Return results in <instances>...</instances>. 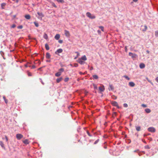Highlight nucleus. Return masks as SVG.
<instances>
[{"label": "nucleus", "mask_w": 158, "mask_h": 158, "mask_svg": "<svg viewBox=\"0 0 158 158\" xmlns=\"http://www.w3.org/2000/svg\"><path fill=\"white\" fill-rule=\"evenodd\" d=\"M59 70V72H61V73L62 72H63L64 71V69L63 68H61Z\"/></svg>", "instance_id": "nucleus-38"}, {"label": "nucleus", "mask_w": 158, "mask_h": 158, "mask_svg": "<svg viewBox=\"0 0 158 158\" xmlns=\"http://www.w3.org/2000/svg\"><path fill=\"white\" fill-rule=\"evenodd\" d=\"M129 55L131 56L133 60H135L138 56L136 54H133L131 52H129Z\"/></svg>", "instance_id": "nucleus-1"}, {"label": "nucleus", "mask_w": 158, "mask_h": 158, "mask_svg": "<svg viewBox=\"0 0 158 158\" xmlns=\"http://www.w3.org/2000/svg\"><path fill=\"white\" fill-rule=\"evenodd\" d=\"M99 141V139H97L95 141V142L94 143V144H96Z\"/></svg>", "instance_id": "nucleus-42"}, {"label": "nucleus", "mask_w": 158, "mask_h": 158, "mask_svg": "<svg viewBox=\"0 0 158 158\" xmlns=\"http://www.w3.org/2000/svg\"><path fill=\"white\" fill-rule=\"evenodd\" d=\"M95 18V16L94 15H92L89 13V18L91 19H94Z\"/></svg>", "instance_id": "nucleus-16"}, {"label": "nucleus", "mask_w": 158, "mask_h": 158, "mask_svg": "<svg viewBox=\"0 0 158 158\" xmlns=\"http://www.w3.org/2000/svg\"><path fill=\"white\" fill-rule=\"evenodd\" d=\"M146 52L147 53H148V54L149 53H150L149 51L148 50H147L146 51Z\"/></svg>", "instance_id": "nucleus-59"}, {"label": "nucleus", "mask_w": 158, "mask_h": 158, "mask_svg": "<svg viewBox=\"0 0 158 158\" xmlns=\"http://www.w3.org/2000/svg\"><path fill=\"white\" fill-rule=\"evenodd\" d=\"M98 27L100 29L101 31L103 32L104 31V27L102 26H99Z\"/></svg>", "instance_id": "nucleus-29"}, {"label": "nucleus", "mask_w": 158, "mask_h": 158, "mask_svg": "<svg viewBox=\"0 0 158 158\" xmlns=\"http://www.w3.org/2000/svg\"><path fill=\"white\" fill-rule=\"evenodd\" d=\"M141 106L143 107H147V105L144 104H142Z\"/></svg>", "instance_id": "nucleus-46"}, {"label": "nucleus", "mask_w": 158, "mask_h": 158, "mask_svg": "<svg viewBox=\"0 0 158 158\" xmlns=\"http://www.w3.org/2000/svg\"><path fill=\"white\" fill-rule=\"evenodd\" d=\"M86 15H87V16L88 17H89V12H87V13H86Z\"/></svg>", "instance_id": "nucleus-58"}, {"label": "nucleus", "mask_w": 158, "mask_h": 158, "mask_svg": "<svg viewBox=\"0 0 158 158\" xmlns=\"http://www.w3.org/2000/svg\"><path fill=\"white\" fill-rule=\"evenodd\" d=\"M148 139L150 141H151L152 140V139L151 137H149L148 138Z\"/></svg>", "instance_id": "nucleus-51"}, {"label": "nucleus", "mask_w": 158, "mask_h": 158, "mask_svg": "<svg viewBox=\"0 0 158 158\" xmlns=\"http://www.w3.org/2000/svg\"><path fill=\"white\" fill-rule=\"evenodd\" d=\"M69 77H66L64 79V81L65 82H67L69 80Z\"/></svg>", "instance_id": "nucleus-37"}, {"label": "nucleus", "mask_w": 158, "mask_h": 158, "mask_svg": "<svg viewBox=\"0 0 158 158\" xmlns=\"http://www.w3.org/2000/svg\"><path fill=\"white\" fill-rule=\"evenodd\" d=\"M23 137V135L20 134H18L16 135V137L18 140L20 139Z\"/></svg>", "instance_id": "nucleus-4"}, {"label": "nucleus", "mask_w": 158, "mask_h": 158, "mask_svg": "<svg viewBox=\"0 0 158 158\" xmlns=\"http://www.w3.org/2000/svg\"><path fill=\"white\" fill-rule=\"evenodd\" d=\"M64 31L65 36L67 37H69L70 36V34L69 31L66 30H64Z\"/></svg>", "instance_id": "nucleus-6"}, {"label": "nucleus", "mask_w": 158, "mask_h": 158, "mask_svg": "<svg viewBox=\"0 0 158 158\" xmlns=\"http://www.w3.org/2000/svg\"><path fill=\"white\" fill-rule=\"evenodd\" d=\"M46 57L47 59H49L50 58L51 55L50 53L48 52L46 53Z\"/></svg>", "instance_id": "nucleus-17"}, {"label": "nucleus", "mask_w": 158, "mask_h": 158, "mask_svg": "<svg viewBox=\"0 0 158 158\" xmlns=\"http://www.w3.org/2000/svg\"><path fill=\"white\" fill-rule=\"evenodd\" d=\"M35 66L34 65H33L32 66V69H35Z\"/></svg>", "instance_id": "nucleus-55"}, {"label": "nucleus", "mask_w": 158, "mask_h": 158, "mask_svg": "<svg viewBox=\"0 0 158 158\" xmlns=\"http://www.w3.org/2000/svg\"><path fill=\"white\" fill-rule=\"evenodd\" d=\"M62 52H63V50L62 49H61V48H60V49H58L55 52V53L56 54H57V53H61Z\"/></svg>", "instance_id": "nucleus-12"}, {"label": "nucleus", "mask_w": 158, "mask_h": 158, "mask_svg": "<svg viewBox=\"0 0 158 158\" xmlns=\"http://www.w3.org/2000/svg\"><path fill=\"white\" fill-rule=\"evenodd\" d=\"M155 35L156 37H158V31H155Z\"/></svg>", "instance_id": "nucleus-40"}, {"label": "nucleus", "mask_w": 158, "mask_h": 158, "mask_svg": "<svg viewBox=\"0 0 158 158\" xmlns=\"http://www.w3.org/2000/svg\"><path fill=\"white\" fill-rule=\"evenodd\" d=\"M58 42L60 44H62L63 43V41L62 40H60L58 41Z\"/></svg>", "instance_id": "nucleus-49"}, {"label": "nucleus", "mask_w": 158, "mask_h": 158, "mask_svg": "<svg viewBox=\"0 0 158 158\" xmlns=\"http://www.w3.org/2000/svg\"><path fill=\"white\" fill-rule=\"evenodd\" d=\"M93 78L94 79H97L98 78V76L96 75H94L92 76Z\"/></svg>", "instance_id": "nucleus-23"}, {"label": "nucleus", "mask_w": 158, "mask_h": 158, "mask_svg": "<svg viewBox=\"0 0 158 158\" xmlns=\"http://www.w3.org/2000/svg\"><path fill=\"white\" fill-rule=\"evenodd\" d=\"M37 13L39 15V17H38V18L39 19H42V18L44 17V15L42 13L38 12Z\"/></svg>", "instance_id": "nucleus-5"}, {"label": "nucleus", "mask_w": 158, "mask_h": 158, "mask_svg": "<svg viewBox=\"0 0 158 158\" xmlns=\"http://www.w3.org/2000/svg\"><path fill=\"white\" fill-rule=\"evenodd\" d=\"M6 5V3H3L1 4V6L2 9H4V7Z\"/></svg>", "instance_id": "nucleus-22"}, {"label": "nucleus", "mask_w": 158, "mask_h": 158, "mask_svg": "<svg viewBox=\"0 0 158 158\" xmlns=\"http://www.w3.org/2000/svg\"><path fill=\"white\" fill-rule=\"evenodd\" d=\"M23 27V26L22 25L19 26L18 27V28L19 29H22Z\"/></svg>", "instance_id": "nucleus-44"}, {"label": "nucleus", "mask_w": 158, "mask_h": 158, "mask_svg": "<svg viewBox=\"0 0 158 158\" xmlns=\"http://www.w3.org/2000/svg\"><path fill=\"white\" fill-rule=\"evenodd\" d=\"M74 66L76 67H77L78 66V64H75Z\"/></svg>", "instance_id": "nucleus-61"}, {"label": "nucleus", "mask_w": 158, "mask_h": 158, "mask_svg": "<svg viewBox=\"0 0 158 158\" xmlns=\"http://www.w3.org/2000/svg\"><path fill=\"white\" fill-rule=\"evenodd\" d=\"M138 0H133V1L135 2H137Z\"/></svg>", "instance_id": "nucleus-60"}, {"label": "nucleus", "mask_w": 158, "mask_h": 158, "mask_svg": "<svg viewBox=\"0 0 158 158\" xmlns=\"http://www.w3.org/2000/svg\"><path fill=\"white\" fill-rule=\"evenodd\" d=\"M107 148V146L106 145H105L104 147V148L105 149H106Z\"/></svg>", "instance_id": "nucleus-57"}, {"label": "nucleus", "mask_w": 158, "mask_h": 158, "mask_svg": "<svg viewBox=\"0 0 158 158\" xmlns=\"http://www.w3.org/2000/svg\"><path fill=\"white\" fill-rule=\"evenodd\" d=\"M34 23L36 27H38L39 26V24L35 22H34Z\"/></svg>", "instance_id": "nucleus-35"}, {"label": "nucleus", "mask_w": 158, "mask_h": 158, "mask_svg": "<svg viewBox=\"0 0 158 158\" xmlns=\"http://www.w3.org/2000/svg\"><path fill=\"white\" fill-rule=\"evenodd\" d=\"M16 25L15 24H13L11 27V28H14L15 27Z\"/></svg>", "instance_id": "nucleus-45"}, {"label": "nucleus", "mask_w": 158, "mask_h": 158, "mask_svg": "<svg viewBox=\"0 0 158 158\" xmlns=\"http://www.w3.org/2000/svg\"><path fill=\"white\" fill-rule=\"evenodd\" d=\"M50 2L52 3V6H53V7L57 8L55 4L53 2Z\"/></svg>", "instance_id": "nucleus-32"}, {"label": "nucleus", "mask_w": 158, "mask_h": 158, "mask_svg": "<svg viewBox=\"0 0 158 158\" xmlns=\"http://www.w3.org/2000/svg\"><path fill=\"white\" fill-rule=\"evenodd\" d=\"M155 80L158 83V77L156 78Z\"/></svg>", "instance_id": "nucleus-53"}, {"label": "nucleus", "mask_w": 158, "mask_h": 158, "mask_svg": "<svg viewBox=\"0 0 158 158\" xmlns=\"http://www.w3.org/2000/svg\"><path fill=\"white\" fill-rule=\"evenodd\" d=\"M114 114L116 115V114H117V113H116V112H114Z\"/></svg>", "instance_id": "nucleus-62"}, {"label": "nucleus", "mask_w": 158, "mask_h": 158, "mask_svg": "<svg viewBox=\"0 0 158 158\" xmlns=\"http://www.w3.org/2000/svg\"><path fill=\"white\" fill-rule=\"evenodd\" d=\"M23 142L25 144H28L29 143L28 140L27 139H26L24 140L23 141Z\"/></svg>", "instance_id": "nucleus-24"}, {"label": "nucleus", "mask_w": 158, "mask_h": 158, "mask_svg": "<svg viewBox=\"0 0 158 158\" xmlns=\"http://www.w3.org/2000/svg\"><path fill=\"white\" fill-rule=\"evenodd\" d=\"M93 85L94 87V89H97V85L94 84H93Z\"/></svg>", "instance_id": "nucleus-33"}, {"label": "nucleus", "mask_w": 158, "mask_h": 158, "mask_svg": "<svg viewBox=\"0 0 158 158\" xmlns=\"http://www.w3.org/2000/svg\"><path fill=\"white\" fill-rule=\"evenodd\" d=\"M43 37H44V38L46 40L48 39V38L47 35L45 33H44V35Z\"/></svg>", "instance_id": "nucleus-26"}, {"label": "nucleus", "mask_w": 158, "mask_h": 158, "mask_svg": "<svg viewBox=\"0 0 158 158\" xmlns=\"http://www.w3.org/2000/svg\"><path fill=\"white\" fill-rule=\"evenodd\" d=\"M125 51L126 52H127V47L126 46L125 47Z\"/></svg>", "instance_id": "nucleus-48"}, {"label": "nucleus", "mask_w": 158, "mask_h": 158, "mask_svg": "<svg viewBox=\"0 0 158 158\" xmlns=\"http://www.w3.org/2000/svg\"><path fill=\"white\" fill-rule=\"evenodd\" d=\"M148 130L150 132L154 133L156 131V129L153 127H149L148 128Z\"/></svg>", "instance_id": "nucleus-2"}, {"label": "nucleus", "mask_w": 158, "mask_h": 158, "mask_svg": "<svg viewBox=\"0 0 158 158\" xmlns=\"http://www.w3.org/2000/svg\"><path fill=\"white\" fill-rule=\"evenodd\" d=\"M150 135V133H148V134H145L144 135V137H145V136H147V135Z\"/></svg>", "instance_id": "nucleus-50"}, {"label": "nucleus", "mask_w": 158, "mask_h": 158, "mask_svg": "<svg viewBox=\"0 0 158 158\" xmlns=\"http://www.w3.org/2000/svg\"><path fill=\"white\" fill-rule=\"evenodd\" d=\"M62 79V77H60L59 78H57L56 80V82L57 83H58L59 82H60L61 81Z\"/></svg>", "instance_id": "nucleus-18"}, {"label": "nucleus", "mask_w": 158, "mask_h": 158, "mask_svg": "<svg viewBox=\"0 0 158 158\" xmlns=\"http://www.w3.org/2000/svg\"><path fill=\"white\" fill-rule=\"evenodd\" d=\"M56 1L58 2H60L61 3H64V0H56Z\"/></svg>", "instance_id": "nucleus-31"}, {"label": "nucleus", "mask_w": 158, "mask_h": 158, "mask_svg": "<svg viewBox=\"0 0 158 158\" xmlns=\"http://www.w3.org/2000/svg\"><path fill=\"white\" fill-rule=\"evenodd\" d=\"M99 89L100 92H103L105 90L104 86L103 85H102L99 87Z\"/></svg>", "instance_id": "nucleus-7"}, {"label": "nucleus", "mask_w": 158, "mask_h": 158, "mask_svg": "<svg viewBox=\"0 0 158 158\" xmlns=\"http://www.w3.org/2000/svg\"><path fill=\"white\" fill-rule=\"evenodd\" d=\"M139 150H135L134 151V152H139Z\"/></svg>", "instance_id": "nucleus-54"}, {"label": "nucleus", "mask_w": 158, "mask_h": 158, "mask_svg": "<svg viewBox=\"0 0 158 158\" xmlns=\"http://www.w3.org/2000/svg\"><path fill=\"white\" fill-rule=\"evenodd\" d=\"M97 32L98 34L101 35V31L100 30H98Z\"/></svg>", "instance_id": "nucleus-47"}, {"label": "nucleus", "mask_w": 158, "mask_h": 158, "mask_svg": "<svg viewBox=\"0 0 158 158\" xmlns=\"http://www.w3.org/2000/svg\"><path fill=\"white\" fill-rule=\"evenodd\" d=\"M25 18L27 19H31V16L29 15H26L25 16Z\"/></svg>", "instance_id": "nucleus-15"}, {"label": "nucleus", "mask_w": 158, "mask_h": 158, "mask_svg": "<svg viewBox=\"0 0 158 158\" xmlns=\"http://www.w3.org/2000/svg\"><path fill=\"white\" fill-rule=\"evenodd\" d=\"M142 141H143V142L145 143V144H146L147 143L146 142V141H145V140H143V139H142Z\"/></svg>", "instance_id": "nucleus-56"}, {"label": "nucleus", "mask_w": 158, "mask_h": 158, "mask_svg": "<svg viewBox=\"0 0 158 158\" xmlns=\"http://www.w3.org/2000/svg\"><path fill=\"white\" fill-rule=\"evenodd\" d=\"M93 69V68L92 67H91V68H90V70H92Z\"/></svg>", "instance_id": "nucleus-64"}, {"label": "nucleus", "mask_w": 158, "mask_h": 158, "mask_svg": "<svg viewBox=\"0 0 158 158\" xmlns=\"http://www.w3.org/2000/svg\"><path fill=\"white\" fill-rule=\"evenodd\" d=\"M108 89L109 91H113L114 90V87L112 85H109Z\"/></svg>", "instance_id": "nucleus-8"}, {"label": "nucleus", "mask_w": 158, "mask_h": 158, "mask_svg": "<svg viewBox=\"0 0 158 158\" xmlns=\"http://www.w3.org/2000/svg\"><path fill=\"white\" fill-rule=\"evenodd\" d=\"M80 59L83 60H85L87 59L86 56L85 55L82 56Z\"/></svg>", "instance_id": "nucleus-27"}, {"label": "nucleus", "mask_w": 158, "mask_h": 158, "mask_svg": "<svg viewBox=\"0 0 158 158\" xmlns=\"http://www.w3.org/2000/svg\"><path fill=\"white\" fill-rule=\"evenodd\" d=\"M111 104L114 106L117 107L118 108H119V107L118 106L117 102L116 101H112L111 102Z\"/></svg>", "instance_id": "nucleus-3"}, {"label": "nucleus", "mask_w": 158, "mask_h": 158, "mask_svg": "<svg viewBox=\"0 0 158 158\" xmlns=\"http://www.w3.org/2000/svg\"><path fill=\"white\" fill-rule=\"evenodd\" d=\"M144 28L142 29V31H143L144 32L146 31L148 28H147V27L146 25H145L144 26Z\"/></svg>", "instance_id": "nucleus-28"}, {"label": "nucleus", "mask_w": 158, "mask_h": 158, "mask_svg": "<svg viewBox=\"0 0 158 158\" xmlns=\"http://www.w3.org/2000/svg\"><path fill=\"white\" fill-rule=\"evenodd\" d=\"M61 72H58L57 73H56L55 74V76H56V77H58L60 76L61 75Z\"/></svg>", "instance_id": "nucleus-19"}, {"label": "nucleus", "mask_w": 158, "mask_h": 158, "mask_svg": "<svg viewBox=\"0 0 158 158\" xmlns=\"http://www.w3.org/2000/svg\"><path fill=\"white\" fill-rule=\"evenodd\" d=\"M0 145L4 149H5V148L4 146V144L3 142L2 141H0Z\"/></svg>", "instance_id": "nucleus-14"}, {"label": "nucleus", "mask_w": 158, "mask_h": 158, "mask_svg": "<svg viewBox=\"0 0 158 158\" xmlns=\"http://www.w3.org/2000/svg\"><path fill=\"white\" fill-rule=\"evenodd\" d=\"M25 66L26 67H28V66H27V64H26L25 65Z\"/></svg>", "instance_id": "nucleus-63"}, {"label": "nucleus", "mask_w": 158, "mask_h": 158, "mask_svg": "<svg viewBox=\"0 0 158 158\" xmlns=\"http://www.w3.org/2000/svg\"><path fill=\"white\" fill-rule=\"evenodd\" d=\"M112 98L114 99H117V97L114 95H112Z\"/></svg>", "instance_id": "nucleus-36"}, {"label": "nucleus", "mask_w": 158, "mask_h": 158, "mask_svg": "<svg viewBox=\"0 0 158 158\" xmlns=\"http://www.w3.org/2000/svg\"><path fill=\"white\" fill-rule=\"evenodd\" d=\"M136 129L137 131H139L141 130V127L140 126H135Z\"/></svg>", "instance_id": "nucleus-21"}, {"label": "nucleus", "mask_w": 158, "mask_h": 158, "mask_svg": "<svg viewBox=\"0 0 158 158\" xmlns=\"http://www.w3.org/2000/svg\"><path fill=\"white\" fill-rule=\"evenodd\" d=\"M5 139H6V142H7V143H8V138H7V137L6 135H5Z\"/></svg>", "instance_id": "nucleus-41"}, {"label": "nucleus", "mask_w": 158, "mask_h": 158, "mask_svg": "<svg viewBox=\"0 0 158 158\" xmlns=\"http://www.w3.org/2000/svg\"><path fill=\"white\" fill-rule=\"evenodd\" d=\"M123 106L125 107H128V105L127 103H124L123 104Z\"/></svg>", "instance_id": "nucleus-43"}, {"label": "nucleus", "mask_w": 158, "mask_h": 158, "mask_svg": "<svg viewBox=\"0 0 158 158\" xmlns=\"http://www.w3.org/2000/svg\"><path fill=\"white\" fill-rule=\"evenodd\" d=\"M139 66L140 69H143L145 68V65L144 64L141 63L140 64Z\"/></svg>", "instance_id": "nucleus-10"}, {"label": "nucleus", "mask_w": 158, "mask_h": 158, "mask_svg": "<svg viewBox=\"0 0 158 158\" xmlns=\"http://www.w3.org/2000/svg\"><path fill=\"white\" fill-rule=\"evenodd\" d=\"M129 85L131 87H133L135 85V84L133 82H130L129 83Z\"/></svg>", "instance_id": "nucleus-11"}, {"label": "nucleus", "mask_w": 158, "mask_h": 158, "mask_svg": "<svg viewBox=\"0 0 158 158\" xmlns=\"http://www.w3.org/2000/svg\"><path fill=\"white\" fill-rule=\"evenodd\" d=\"M60 35L59 34H56L55 36V38L56 40H58L60 38Z\"/></svg>", "instance_id": "nucleus-13"}, {"label": "nucleus", "mask_w": 158, "mask_h": 158, "mask_svg": "<svg viewBox=\"0 0 158 158\" xmlns=\"http://www.w3.org/2000/svg\"><path fill=\"white\" fill-rule=\"evenodd\" d=\"M145 111L147 113H149L151 112V110L148 108L146 109L145 110Z\"/></svg>", "instance_id": "nucleus-20"}, {"label": "nucleus", "mask_w": 158, "mask_h": 158, "mask_svg": "<svg viewBox=\"0 0 158 158\" xmlns=\"http://www.w3.org/2000/svg\"><path fill=\"white\" fill-rule=\"evenodd\" d=\"M45 47L47 50H48L49 49V47L48 44H45Z\"/></svg>", "instance_id": "nucleus-25"}, {"label": "nucleus", "mask_w": 158, "mask_h": 158, "mask_svg": "<svg viewBox=\"0 0 158 158\" xmlns=\"http://www.w3.org/2000/svg\"><path fill=\"white\" fill-rule=\"evenodd\" d=\"M83 60H82L81 59L79 58L78 60L77 61L79 63L81 64H84L85 63V62Z\"/></svg>", "instance_id": "nucleus-9"}, {"label": "nucleus", "mask_w": 158, "mask_h": 158, "mask_svg": "<svg viewBox=\"0 0 158 158\" xmlns=\"http://www.w3.org/2000/svg\"><path fill=\"white\" fill-rule=\"evenodd\" d=\"M144 148L145 149H149L150 148L149 146H148V145L145 146L144 147Z\"/></svg>", "instance_id": "nucleus-39"}, {"label": "nucleus", "mask_w": 158, "mask_h": 158, "mask_svg": "<svg viewBox=\"0 0 158 158\" xmlns=\"http://www.w3.org/2000/svg\"><path fill=\"white\" fill-rule=\"evenodd\" d=\"M123 77H125L126 79L129 80H130V78L126 75H125L123 76Z\"/></svg>", "instance_id": "nucleus-34"}, {"label": "nucleus", "mask_w": 158, "mask_h": 158, "mask_svg": "<svg viewBox=\"0 0 158 158\" xmlns=\"http://www.w3.org/2000/svg\"><path fill=\"white\" fill-rule=\"evenodd\" d=\"M28 75L29 76H31V73L29 72L28 73Z\"/></svg>", "instance_id": "nucleus-52"}, {"label": "nucleus", "mask_w": 158, "mask_h": 158, "mask_svg": "<svg viewBox=\"0 0 158 158\" xmlns=\"http://www.w3.org/2000/svg\"><path fill=\"white\" fill-rule=\"evenodd\" d=\"M3 98L5 102V103L7 104V103H8V101L7 100V99H6V98L5 97V96H3Z\"/></svg>", "instance_id": "nucleus-30"}]
</instances>
